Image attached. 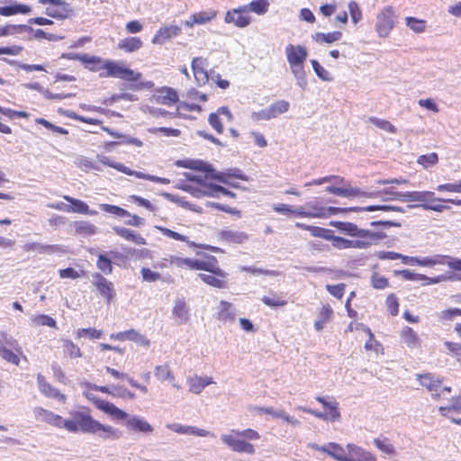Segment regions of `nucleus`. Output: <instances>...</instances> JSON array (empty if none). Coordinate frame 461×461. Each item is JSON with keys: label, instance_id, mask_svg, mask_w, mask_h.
Returning <instances> with one entry per match:
<instances>
[{"label": "nucleus", "instance_id": "obj_44", "mask_svg": "<svg viewBox=\"0 0 461 461\" xmlns=\"http://www.w3.org/2000/svg\"><path fill=\"white\" fill-rule=\"evenodd\" d=\"M421 281L424 285H436L443 281H461V274L457 273H448V274H442L438 275L437 276L429 277L424 274H422Z\"/></svg>", "mask_w": 461, "mask_h": 461}, {"label": "nucleus", "instance_id": "obj_2", "mask_svg": "<svg viewBox=\"0 0 461 461\" xmlns=\"http://www.w3.org/2000/svg\"><path fill=\"white\" fill-rule=\"evenodd\" d=\"M329 226L335 228L339 234L346 237L336 235L333 230L324 228L321 239L330 241L334 249L339 250L366 249L387 238V234L383 230L361 228L353 221L332 220L330 221Z\"/></svg>", "mask_w": 461, "mask_h": 461}, {"label": "nucleus", "instance_id": "obj_41", "mask_svg": "<svg viewBox=\"0 0 461 461\" xmlns=\"http://www.w3.org/2000/svg\"><path fill=\"white\" fill-rule=\"evenodd\" d=\"M213 384L212 377L195 375L189 379V390L194 393H200L206 386Z\"/></svg>", "mask_w": 461, "mask_h": 461}, {"label": "nucleus", "instance_id": "obj_29", "mask_svg": "<svg viewBox=\"0 0 461 461\" xmlns=\"http://www.w3.org/2000/svg\"><path fill=\"white\" fill-rule=\"evenodd\" d=\"M219 239L228 243L243 244L249 240V235L245 231L221 230Z\"/></svg>", "mask_w": 461, "mask_h": 461}, {"label": "nucleus", "instance_id": "obj_53", "mask_svg": "<svg viewBox=\"0 0 461 461\" xmlns=\"http://www.w3.org/2000/svg\"><path fill=\"white\" fill-rule=\"evenodd\" d=\"M198 277L204 284H206L212 287H215V288H219V289H222V288L226 287L225 278H221L214 275H207V274H203V273L198 274Z\"/></svg>", "mask_w": 461, "mask_h": 461}, {"label": "nucleus", "instance_id": "obj_21", "mask_svg": "<svg viewBox=\"0 0 461 461\" xmlns=\"http://www.w3.org/2000/svg\"><path fill=\"white\" fill-rule=\"evenodd\" d=\"M182 32V29L177 25H167L160 27L156 34L153 36L151 42L153 44H164L167 41H169L175 37H177Z\"/></svg>", "mask_w": 461, "mask_h": 461}, {"label": "nucleus", "instance_id": "obj_38", "mask_svg": "<svg viewBox=\"0 0 461 461\" xmlns=\"http://www.w3.org/2000/svg\"><path fill=\"white\" fill-rule=\"evenodd\" d=\"M305 63L289 64L292 74L296 79V85L302 89L305 90L308 86L306 72L304 69Z\"/></svg>", "mask_w": 461, "mask_h": 461}, {"label": "nucleus", "instance_id": "obj_40", "mask_svg": "<svg viewBox=\"0 0 461 461\" xmlns=\"http://www.w3.org/2000/svg\"><path fill=\"white\" fill-rule=\"evenodd\" d=\"M143 111L145 113H149L150 115H152L153 117H156V118H158L159 116H162V117L168 116L170 118L179 117V118H183V119L191 118V116L182 113L179 111L169 112L163 108H158V107H154V106H149V105L145 106Z\"/></svg>", "mask_w": 461, "mask_h": 461}, {"label": "nucleus", "instance_id": "obj_15", "mask_svg": "<svg viewBox=\"0 0 461 461\" xmlns=\"http://www.w3.org/2000/svg\"><path fill=\"white\" fill-rule=\"evenodd\" d=\"M155 95H152L149 100L158 104L171 106L179 102L177 91L171 86H160L155 88Z\"/></svg>", "mask_w": 461, "mask_h": 461}, {"label": "nucleus", "instance_id": "obj_55", "mask_svg": "<svg viewBox=\"0 0 461 461\" xmlns=\"http://www.w3.org/2000/svg\"><path fill=\"white\" fill-rule=\"evenodd\" d=\"M269 113L272 118H276L280 114H283L288 112L290 108V103L285 100H278L273 104H271L268 107Z\"/></svg>", "mask_w": 461, "mask_h": 461}, {"label": "nucleus", "instance_id": "obj_48", "mask_svg": "<svg viewBox=\"0 0 461 461\" xmlns=\"http://www.w3.org/2000/svg\"><path fill=\"white\" fill-rule=\"evenodd\" d=\"M2 59L5 62H6L7 64H9L11 66H16L19 68H21L26 72H32V71L47 72L46 65H44V64H26V63H23V62L15 60V59H9L7 58H3Z\"/></svg>", "mask_w": 461, "mask_h": 461}, {"label": "nucleus", "instance_id": "obj_33", "mask_svg": "<svg viewBox=\"0 0 461 461\" xmlns=\"http://www.w3.org/2000/svg\"><path fill=\"white\" fill-rule=\"evenodd\" d=\"M160 195L163 196L167 201L176 203L180 207L185 208L186 210H190V211L197 212V213L203 212V210L201 206L194 204L188 201H185L184 197H180L177 194H174L167 193V192H162L160 194Z\"/></svg>", "mask_w": 461, "mask_h": 461}, {"label": "nucleus", "instance_id": "obj_50", "mask_svg": "<svg viewBox=\"0 0 461 461\" xmlns=\"http://www.w3.org/2000/svg\"><path fill=\"white\" fill-rule=\"evenodd\" d=\"M74 227L77 233L87 236L95 235L98 230V228L95 225L86 221H76L74 222Z\"/></svg>", "mask_w": 461, "mask_h": 461}, {"label": "nucleus", "instance_id": "obj_31", "mask_svg": "<svg viewBox=\"0 0 461 461\" xmlns=\"http://www.w3.org/2000/svg\"><path fill=\"white\" fill-rule=\"evenodd\" d=\"M83 395L87 400H89L95 406L96 409L103 411L109 417H111L113 411H114L115 407H116V405L113 404V402H111L107 400L102 399L91 393L84 392Z\"/></svg>", "mask_w": 461, "mask_h": 461}, {"label": "nucleus", "instance_id": "obj_63", "mask_svg": "<svg viewBox=\"0 0 461 461\" xmlns=\"http://www.w3.org/2000/svg\"><path fill=\"white\" fill-rule=\"evenodd\" d=\"M62 347L64 348V352L68 354L71 358H77L83 356L78 346L68 339L62 340Z\"/></svg>", "mask_w": 461, "mask_h": 461}, {"label": "nucleus", "instance_id": "obj_57", "mask_svg": "<svg viewBox=\"0 0 461 461\" xmlns=\"http://www.w3.org/2000/svg\"><path fill=\"white\" fill-rule=\"evenodd\" d=\"M32 24H18V32H29L32 33V37H30L29 40L35 39V40H46L47 32L43 31L42 29H34L31 26Z\"/></svg>", "mask_w": 461, "mask_h": 461}, {"label": "nucleus", "instance_id": "obj_47", "mask_svg": "<svg viewBox=\"0 0 461 461\" xmlns=\"http://www.w3.org/2000/svg\"><path fill=\"white\" fill-rule=\"evenodd\" d=\"M342 32L339 31H334L327 33L316 32L312 35V39L316 42L331 44L339 41L342 38Z\"/></svg>", "mask_w": 461, "mask_h": 461}, {"label": "nucleus", "instance_id": "obj_26", "mask_svg": "<svg viewBox=\"0 0 461 461\" xmlns=\"http://www.w3.org/2000/svg\"><path fill=\"white\" fill-rule=\"evenodd\" d=\"M64 200L68 203L69 212L86 215H96L98 213L97 211L90 209L89 205L83 200L70 195H65Z\"/></svg>", "mask_w": 461, "mask_h": 461}, {"label": "nucleus", "instance_id": "obj_13", "mask_svg": "<svg viewBox=\"0 0 461 461\" xmlns=\"http://www.w3.org/2000/svg\"><path fill=\"white\" fill-rule=\"evenodd\" d=\"M99 207L103 212L113 214L120 218L131 217L130 220L125 221L126 225L140 227V226L144 225V223H145V219H143L136 214H131L130 212H128L124 208L120 207L118 205L109 204V203H100Z\"/></svg>", "mask_w": 461, "mask_h": 461}, {"label": "nucleus", "instance_id": "obj_34", "mask_svg": "<svg viewBox=\"0 0 461 461\" xmlns=\"http://www.w3.org/2000/svg\"><path fill=\"white\" fill-rule=\"evenodd\" d=\"M221 195H224L230 198H236L237 194L231 190L210 181L207 188L205 189V196L212 198H220Z\"/></svg>", "mask_w": 461, "mask_h": 461}, {"label": "nucleus", "instance_id": "obj_60", "mask_svg": "<svg viewBox=\"0 0 461 461\" xmlns=\"http://www.w3.org/2000/svg\"><path fill=\"white\" fill-rule=\"evenodd\" d=\"M439 158L438 153L431 152L428 154L420 155L417 162L418 164L421 165L424 168L428 169L429 167H432L436 166L438 163Z\"/></svg>", "mask_w": 461, "mask_h": 461}, {"label": "nucleus", "instance_id": "obj_10", "mask_svg": "<svg viewBox=\"0 0 461 461\" xmlns=\"http://www.w3.org/2000/svg\"><path fill=\"white\" fill-rule=\"evenodd\" d=\"M92 285L95 286L99 294L104 299L107 304L113 303L116 298V291L113 282L105 278L101 273L92 274Z\"/></svg>", "mask_w": 461, "mask_h": 461}, {"label": "nucleus", "instance_id": "obj_23", "mask_svg": "<svg viewBox=\"0 0 461 461\" xmlns=\"http://www.w3.org/2000/svg\"><path fill=\"white\" fill-rule=\"evenodd\" d=\"M316 401L320 402L325 410L323 413L328 415V420L331 422L339 420L340 411L339 402L336 401H330L329 400V397L326 396H317Z\"/></svg>", "mask_w": 461, "mask_h": 461}, {"label": "nucleus", "instance_id": "obj_30", "mask_svg": "<svg viewBox=\"0 0 461 461\" xmlns=\"http://www.w3.org/2000/svg\"><path fill=\"white\" fill-rule=\"evenodd\" d=\"M346 447L353 461H376L375 455L357 445L348 443Z\"/></svg>", "mask_w": 461, "mask_h": 461}, {"label": "nucleus", "instance_id": "obj_62", "mask_svg": "<svg viewBox=\"0 0 461 461\" xmlns=\"http://www.w3.org/2000/svg\"><path fill=\"white\" fill-rule=\"evenodd\" d=\"M438 258H442V265H447L452 273L461 274V258L447 255H438Z\"/></svg>", "mask_w": 461, "mask_h": 461}, {"label": "nucleus", "instance_id": "obj_6", "mask_svg": "<svg viewBox=\"0 0 461 461\" xmlns=\"http://www.w3.org/2000/svg\"><path fill=\"white\" fill-rule=\"evenodd\" d=\"M120 79L123 82L120 84L119 88L122 90L128 89L131 91H141L143 89H152L155 84L151 80H141L142 73L131 69L127 65H123Z\"/></svg>", "mask_w": 461, "mask_h": 461}, {"label": "nucleus", "instance_id": "obj_42", "mask_svg": "<svg viewBox=\"0 0 461 461\" xmlns=\"http://www.w3.org/2000/svg\"><path fill=\"white\" fill-rule=\"evenodd\" d=\"M96 257L97 268L104 275H111L113 271V261L109 257L107 251H101V253H96Z\"/></svg>", "mask_w": 461, "mask_h": 461}, {"label": "nucleus", "instance_id": "obj_59", "mask_svg": "<svg viewBox=\"0 0 461 461\" xmlns=\"http://www.w3.org/2000/svg\"><path fill=\"white\" fill-rule=\"evenodd\" d=\"M0 357L5 361L18 366L20 363V357L11 349L8 348L4 341L0 339Z\"/></svg>", "mask_w": 461, "mask_h": 461}, {"label": "nucleus", "instance_id": "obj_9", "mask_svg": "<svg viewBox=\"0 0 461 461\" xmlns=\"http://www.w3.org/2000/svg\"><path fill=\"white\" fill-rule=\"evenodd\" d=\"M395 14L393 6H385L376 17L375 31L379 37L386 38L395 25Z\"/></svg>", "mask_w": 461, "mask_h": 461}, {"label": "nucleus", "instance_id": "obj_7", "mask_svg": "<svg viewBox=\"0 0 461 461\" xmlns=\"http://www.w3.org/2000/svg\"><path fill=\"white\" fill-rule=\"evenodd\" d=\"M423 194H426L422 201H418V203L408 204V209H416L422 208L425 211H433L437 212H442L445 210L449 209L450 207L444 204H434L432 202H445L448 203H452L455 205H461V199H452V198H440L436 197L435 193L432 191H421Z\"/></svg>", "mask_w": 461, "mask_h": 461}, {"label": "nucleus", "instance_id": "obj_51", "mask_svg": "<svg viewBox=\"0 0 461 461\" xmlns=\"http://www.w3.org/2000/svg\"><path fill=\"white\" fill-rule=\"evenodd\" d=\"M194 21L196 25H203L210 23L217 16V11L210 9L207 11H201L192 14Z\"/></svg>", "mask_w": 461, "mask_h": 461}, {"label": "nucleus", "instance_id": "obj_35", "mask_svg": "<svg viewBox=\"0 0 461 461\" xmlns=\"http://www.w3.org/2000/svg\"><path fill=\"white\" fill-rule=\"evenodd\" d=\"M400 336L407 347L411 348H419L421 347V339L412 328L405 326L402 330Z\"/></svg>", "mask_w": 461, "mask_h": 461}, {"label": "nucleus", "instance_id": "obj_37", "mask_svg": "<svg viewBox=\"0 0 461 461\" xmlns=\"http://www.w3.org/2000/svg\"><path fill=\"white\" fill-rule=\"evenodd\" d=\"M57 113L60 115L68 117L70 119L87 123V124H93V125H102L103 121L97 118H91V117H86L80 114H77L74 111L68 110L62 107L58 108Z\"/></svg>", "mask_w": 461, "mask_h": 461}, {"label": "nucleus", "instance_id": "obj_39", "mask_svg": "<svg viewBox=\"0 0 461 461\" xmlns=\"http://www.w3.org/2000/svg\"><path fill=\"white\" fill-rule=\"evenodd\" d=\"M333 313V309L330 304L323 305L317 316V320L314 321L315 330L317 331L322 330L325 324L331 321Z\"/></svg>", "mask_w": 461, "mask_h": 461}, {"label": "nucleus", "instance_id": "obj_5", "mask_svg": "<svg viewBox=\"0 0 461 461\" xmlns=\"http://www.w3.org/2000/svg\"><path fill=\"white\" fill-rule=\"evenodd\" d=\"M426 194H423L421 191H407V192H400L395 191L392 187H385L382 190L374 191V192H364V197L367 198H376L381 197L382 201L389 202V201H400V202H417L422 201Z\"/></svg>", "mask_w": 461, "mask_h": 461}, {"label": "nucleus", "instance_id": "obj_36", "mask_svg": "<svg viewBox=\"0 0 461 461\" xmlns=\"http://www.w3.org/2000/svg\"><path fill=\"white\" fill-rule=\"evenodd\" d=\"M417 380L430 392L438 391L442 384V380L431 373L417 374Z\"/></svg>", "mask_w": 461, "mask_h": 461}, {"label": "nucleus", "instance_id": "obj_11", "mask_svg": "<svg viewBox=\"0 0 461 461\" xmlns=\"http://www.w3.org/2000/svg\"><path fill=\"white\" fill-rule=\"evenodd\" d=\"M252 17L245 5L228 10L225 14L224 22L233 23L236 27L243 29L252 23Z\"/></svg>", "mask_w": 461, "mask_h": 461}, {"label": "nucleus", "instance_id": "obj_56", "mask_svg": "<svg viewBox=\"0 0 461 461\" xmlns=\"http://www.w3.org/2000/svg\"><path fill=\"white\" fill-rule=\"evenodd\" d=\"M311 64L315 75L324 82H332L334 77L331 74L323 68L317 59H311Z\"/></svg>", "mask_w": 461, "mask_h": 461}, {"label": "nucleus", "instance_id": "obj_28", "mask_svg": "<svg viewBox=\"0 0 461 461\" xmlns=\"http://www.w3.org/2000/svg\"><path fill=\"white\" fill-rule=\"evenodd\" d=\"M172 314L177 319L178 324H185L190 320V309L185 298H177L172 309Z\"/></svg>", "mask_w": 461, "mask_h": 461}, {"label": "nucleus", "instance_id": "obj_52", "mask_svg": "<svg viewBox=\"0 0 461 461\" xmlns=\"http://www.w3.org/2000/svg\"><path fill=\"white\" fill-rule=\"evenodd\" d=\"M221 309L219 312V319L223 321H234L236 313L234 312L232 303L227 301H221Z\"/></svg>", "mask_w": 461, "mask_h": 461}, {"label": "nucleus", "instance_id": "obj_12", "mask_svg": "<svg viewBox=\"0 0 461 461\" xmlns=\"http://www.w3.org/2000/svg\"><path fill=\"white\" fill-rule=\"evenodd\" d=\"M210 179L221 184H229L231 179L249 181V176L239 167H229L223 171H219L212 166Z\"/></svg>", "mask_w": 461, "mask_h": 461}, {"label": "nucleus", "instance_id": "obj_27", "mask_svg": "<svg viewBox=\"0 0 461 461\" xmlns=\"http://www.w3.org/2000/svg\"><path fill=\"white\" fill-rule=\"evenodd\" d=\"M196 254L204 258L203 263L206 266V267H204L205 272L211 273L221 278H226L228 276V273L218 266V259L216 257L200 251H197Z\"/></svg>", "mask_w": 461, "mask_h": 461}, {"label": "nucleus", "instance_id": "obj_54", "mask_svg": "<svg viewBox=\"0 0 461 461\" xmlns=\"http://www.w3.org/2000/svg\"><path fill=\"white\" fill-rule=\"evenodd\" d=\"M205 206L209 207V208H213V209L219 210V211L226 212V213H229L237 218H241V216H242V212L240 210L234 208V207H230L227 204L207 201L205 203Z\"/></svg>", "mask_w": 461, "mask_h": 461}, {"label": "nucleus", "instance_id": "obj_61", "mask_svg": "<svg viewBox=\"0 0 461 461\" xmlns=\"http://www.w3.org/2000/svg\"><path fill=\"white\" fill-rule=\"evenodd\" d=\"M127 340L133 341L145 348H149L150 346V340L134 329L127 330Z\"/></svg>", "mask_w": 461, "mask_h": 461}, {"label": "nucleus", "instance_id": "obj_19", "mask_svg": "<svg viewBox=\"0 0 461 461\" xmlns=\"http://www.w3.org/2000/svg\"><path fill=\"white\" fill-rule=\"evenodd\" d=\"M285 55L288 64H299L306 62L309 53L303 45L288 44L285 47Z\"/></svg>", "mask_w": 461, "mask_h": 461}, {"label": "nucleus", "instance_id": "obj_64", "mask_svg": "<svg viewBox=\"0 0 461 461\" xmlns=\"http://www.w3.org/2000/svg\"><path fill=\"white\" fill-rule=\"evenodd\" d=\"M439 413L444 417H448L449 411L461 412V396L451 399V403L447 406H440L438 408Z\"/></svg>", "mask_w": 461, "mask_h": 461}, {"label": "nucleus", "instance_id": "obj_1", "mask_svg": "<svg viewBox=\"0 0 461 461\" xmlns=\"http://www.w3.org/2000/svg\"><path fill=\"white\" fill-rule=\"evenodd\" d=\"M36 417L43 416L44 421L59 429H65L71 433H84L97 436L103 440H116L122 438V431L111 425L103 424L91 415L88 407L72 413V418L64 419L59 414L42 407L33 411Z\"/></svg>", "mask_w": 461, "mask_h": 461}, {"label": "nucleus", "instance_id": "obj_58", "mask_svg": "<svg viewBox=\"0 0 461 461\" xmlns=\"http://www.w3.org/2000/svg\"><path fill=\"white\" fill-rule=\"evenodd\" d=\"M374 444L381 452L386 455L391 456L396 453L395 447L391 444L388 438H376L374 439Z\"/></svg>", "mask_w": 461, "mask_h": 461}, {"label": "nucleus", "instance_id": "obj_3", "mask_svg": "<svg viewBox=\"0 0 461 461\" xmlns=\"http://www.w3.org/2000/svg\"><path fill=\"white\" fill-rule=\"evenodd\" d=\"M81 64L85 68L91 72L104 70L99 74V77H115L119 78L122 73L124 62L102 57L84 53Z\"/></svg>", "mask_w": 461, "mask_h": 461}, {"label": "nucleus", "instance_id": "obj_17", "mask_svg": "<svg viewBox=\"0 0 461 461\" xmlns=\"http://www.w3.org/2000/svg\"><path fill=\"white\" fill-rule=\"evenodd\" d=\"M175 165L177 167L187 168L191 170L202 171L208 178L211 176V168L212 164L208 161L194 158H183L175 161Z\"/></svg>", "mask_w": 461, "mask_h": 461}, {"label": "nucleus", "instance_id": "obj_18", "mask_svg": "<svg viewBox=\"0 0 461 461\" xmlns=\"http://www.w3.org/2000/svg\"><path fill=\"white\" fill-rule=\"evenodd\" d=\"M348 212H364L363 206L337 207L327 206L318 207V218L326 219L334 215L347 216Z\"/></svg>", "mask_w": 461, "mask_h": 461}, {"label": "nucleus", "instance_id": "obj_8", "mask_svg": "<svg viewBox=\"0 0 461 461\" xmlns=\"http://www.w3.org/2000/svg\"><path fill=\"white\" fill-rule=\"evenodd\" d=\"M41 5H50L44 11V14L56 20H65L75 16V11L70 5L64 0H39Z\"/></svg>", "mask_w": 461, "mask_h": 461}, {"label": "nucleus", "instance_id": "obj_16", "mask_svg": "<svg viewBox=\"0 0 461 461\" xmlns=\"http://www.w3.org/2000/svg\"><path fill=\"white\" fill-rule=\"evenodd\" d=\"M325 191L329 194L346 198H355L357 196L364 197L365 192L359 187H352L349 183L330 185L325 187Z\"/></svg>", "mask_w": 461, "mask_h": 461}, {"label": "nucleus", "instance_id": "obj_25", "mask_svg": "<svg viewBox=\"0 0 461 461\" xmlns=\"http://www.w3.org/2000/svg\"><path fill=\"white\" fill-rule=\"evenodd\" d=\"M37 384L40 392L46 397L59 401H64L66 399L65 394L61 393L59 389L49 384L41 374H38L37 375Z\"/></svg>", "mask_w": 461, "mask_h": 461}, {"label": "nucleus", "instance_id": "obj_24", "mask_svg": "<svg viewBox=\"0 0 461 461\" xmlns=\"http://www.w3.org/2000/svg\"><path fill=\"white\" fill-rule=\"evenodd\" d=\"M101 130L107 132L110 136H112L114 139H117L120 145L128 144V145H133L136 147H142L143 142L140 139L136 137H132L131 135L120 132L118 131H115L110 127L104 126L103 124L100 125Z\"/></svg>", "mask_w": 461, "mask_h": 461}, {"label": "nucleus", "instance_id": "obj_14", "mask_svg": "<svg viewBox=\"0 0 461 461\" xmlns=\"http://www.w3.org/2000/svg\"><path fill=\"white\" fill-rule=\"evenodd\" d=\"M221 440L234 452L255 454L254 446L235 434H221Z\"/></svg>", "mask_w": 461, "mask_h": 461}, {"label": "nucleus", "instance_id": "obj_22", "mask_svg": "<svg viewBox=\"0 0 461 461\" xmlns=\"http://www.w3.org/2000/svg\"><path fill=\"white\" fill-rule=\"evenodd\" d=\"M32 12L31 5L14 1L9 5L0 6V15L9 17L16 14L27 15Z\"/></svg>", "mask_w": 461, "mask_h": 461}, {"label": "nucleus", "instance_id": "obj_49", "mask_svg": "<svg viewBox=\"0 0 461 461\" xmlns=\"http://www.w3.org/2000/svg\"><path fill=\"white\" fill-rule=\"evenodd\" d=\"M106 386L109 390V393H105L106 394H109V395H112L114 397H120L122 399L128 398L130 400H134L136 397L134 393L128 390L126 387H124L122 385L112 384V385H106Z\"/></svg>", "mask_w": 461, "mask_h": 461}, {"label": "nucleus", "instance_id": "obj_43", "mask_svg": "<svg viewBox=\"0 0 461 461\" xmlns=\"http://www.w3.org/2000/svg\"><path fill=\"white\" fill-rule=\"evenodd\" d=\"M143 42L139 37H127L121 40L118 43V49L127 53H131L142 48Z\"/></svg>", "mask_w": 461, "mask_h": 461}, {"label": "nucleus", "instance_id": "obj_32", "mask_svg": "<svg viewBox=\"0 0 461 461\" xmlns=\"http://www.w3.org/2000/svg\"><path fill=\"white\" fill-rule=\"evenodd\" d=\"M113 230L120 237L137 245H146V240L137 231L120 226H113Z\"/></svg>", "mask_w": 461, "mask_h": 461}, {"label": "nucleus", "instance_id": "obj_46", "mask_svg": "<svg viewBox=\"0 0 461 461\" xmlns=\"http://www.w3.org/2000/svg\"><path fill=\"white\" fill-rule=\"evenodd\" d=\"M249 13H254L258 15H264L269 9L268 0H251L249 4L244 5Z\"/></svg>", "mask_w": 461, "mask_h": 461}, {"label": "nucleus", "instance_id": "obj_45", "mask_svg": "<svg viewBox=\"0 0 461 461\" xmlns=\"http://www.w3.org/2000/svg\"><path fill=\"white\" fill-rule=\"evenodd\" d=\"M155 228L158 229L166 237H168L175 240L186 242L190 248H194V247L198 246V243H196L194 241H190L188 240L187 236L181 234L179 232H176L175 230H172L167 227L157 225V226H155Z\"/></svg>", "mask_w": 461, "mask_h": 461}, {"label": "nucleus", "instance_id": "obj_4", "mask_svg": "<svg viewBox=\"0 0 461 461\" xmlns=\"http://www.w3.org/2000/svg\"><path fill=\"white\" fill-rule=\"evenodd\" d=\"M111 418L117 422L124 421L127 429L135 433L149 435L154 431L153 426L144 417L130 414L117 406L113 411Z\"/></svg>", "mask_w": 461, "mask_h": 461}, {"label": "nucleus", "instance_id": "obj_20", "mask_svg": "<svg viewBox=\"0 0 461 461\" xmlns=\"http://www.w3.org/2000/svg\"><path fill=\"white\" fill-rule=\"evenodd\" d=\"M21 86L23 88L30 89V90H34V91L39 92L47 100H62V99L71 98V97L76 96V94H74V93H59V94H54V93L50 92L49 89L44 88L38 82L23 83Z\"/></svg>", "mask_w": 461, "mask_h": 461}]
</instances>
